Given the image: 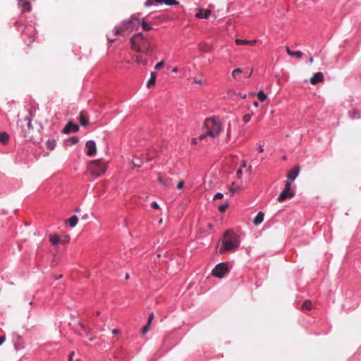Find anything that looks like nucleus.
I'll list each match as a JSON object with an SVG mask.
<instances>
[{"instance_id": "obj_1", "label": "nucleus", "mask_w": 361, "mask_h": 361, "mask_svg": "<svg viewBox=\"0 0 361 361\" xmlns=\"http://www.w3.org/2000/svg\"><path fill=\"white\" fill-rule=\"evenodd\" d=\"M153 37L149 35H144L141 32L135 34L130 39V48L133 51L139 54L135 56V61L137 64L147 66L148 63L147 56H151L155 50L152 44Z\"/></svg>"}, {"instance_id": "obj_2", "label": "nucleus", "mask_w": 361, "mask_h": 361, "mask_svg": "<svg viewBox=\"0 0 361 361\" xmlns=\"http://www.w3.org/2000/svg\"><path fill=\"white\" fill-rule=\"evenodd\" d=\"M240 245V238L234 231L228 230L223 235L221 244L217 245L220 255L235 251Z\"/></svg>"}, {"instance_id": "obj_3", "label": "nucleus", "mask_w": 361, "mask_h": 361, "mask_svg": "<svg viewBox=\"0 0 361 361\" xmlns=\"http://www.w3.org/2000/svg\"><path fill=\"white\" fill-rule=\"evenodd\" d=\"M32 119L30 117H25L23 120H19L18 125L20 126V133L27 141L35 142L34 135L31 133Z\"/></svg>"}, {"instance_id": "obj_4", "label": "nucleus", "mask_w": 361, "mask_h": 361, "mask_svg": "<svg viewBox=\"0 0 361 361\" xmlns=\"http://www.w3.org/2000/svg\"><path fill=\"white\" fill-rule=\"evenodd\" d=\"M140 20L135 16H131L129 20H124L121 27L116 29V35H121L124 32H132L137 30L140 25Z\"/></svg>"}, {"instance_id": "obj_5", "label": "nucleus", "mask_w": 361, "mask_h": 361, "mask_svg": "<svg viewBox=\"0 0 361 361\" xmlns=\"http://www.w3.org/2000/svg\"><path fill=\"white\" fill-rule=\"evenodd\" d=\"M204 126L207 130V134L211 137H216L222 130L221 123L215 118L206 119Z\"/></svg>"}, {"instance_id": "obj_6", "label": "nucleus", "mask_w": 361, "mask_h": 361, "mask_svg": "<svg viewBox=\"0 0 361 361\" xmlns=\"http://www.w3.org/2000/svg\"><path fill=\"white\" fill-rule=\"evenodd\" d=\"M88 171L94 176L99 177L106 170V164L101 159L91 161L87 167Z\"/></svg>"}, {"instance_id": "obj_7", "label": "nucleus", "mask_w": 361, "mask_h": 361, "mask_svg": "<svg viewBox=\"0 0 361 361\" xmlns=\"http://www.w3.org/2000/svg\"><path fill=\"white\" fill-rule=\"evenodd\" d=\"M294 196V192L291 188V183L289 181H286L285 184V188L281 192L278 197V202H283L288 198H292Z\"/></svg>"}, {"instance_id": "obj_8", "label": "nucleus", "mask_w": 361, "mask_h": 361, "mask_svg": "<svg viewBox=\"0 0 361 361\" xmlns=\"http://www.w3.org/2000/svg\"><path fill=\"white\" fill-rule=\"evenodd\" d=\"M228 267L225 263H220L217 264L212 270V274L215 276L222 278L226 272H228Z\"/></svg>"}, {"instance_id": "obj_9", "label": "nucleus", "mask_w": 361, "mask_h": 361, "mask_svg": "<svg viewBox=\"0 0 361 361\" xmlns=\"http://www.w3.org/2000/svg\"><path fill=\"white\" fill-rule=\"evenodd\" d=\"M86 147L87 149V155L92 157L97 152L96 144L93 140H88L86 142Z\"/></svg>"}, {"instance_id": "obj_10", "label": "nucleus", "mask_w": 361, "mask_h": 361, "mask_svg": "<svg viewBox=\"0 0 361 361\" xmlns=\"http://www.w3.org/2000/svg\"><path fill=\"white\" fill-rule=\"evenodd\" d=\"M79 130V126L77 124L69 121L65 128L63 129L62 133L64 134H68L71 132H78Z\"/></svg>"}, {"instance_id": "obj_11", "label": "nucleus", "mask_w": 361, "mask_h": 361, "mask_svg": "<svg viewBox=\"0 0 361 361\" xmlns=\"http://www.w3.org/2000/svg\"><path fill=\"white\" fill-rule=\"evenodd\" d=\"M211 16V11L209 9L197 8V13L195 17L199 19L204 18L208 19Z\"/></svg>"}, {"instance_id": "obj_12", "label": "nucleus", "mask_w": 361, "mask_h": 361, "mask_svg": "<svg viewBox=\"0 0 361 361\" xmlns=\"http://www.w3.org/2000/svg\"><path fill=\"white\" fill-rule=\"evenodd\" d=\"M324 81V75L322 72L316 73L311 78L310 82L312 85H315Z\"/></svg>"}, {"instance_id": "obj_13", "label": "nucleus", "mask_w": 361, "mask_h": 361, "mask_svg": "<svg viewBox=\"0 0 361 361\" xmlns=\"http://www.w3.org/2000/svg\"><path fill=\"white\" fill-rule=\"evenodd\" d=\"M79 121L82 126H87L89 123V116L87 114L82 111L79 114Z\"/></svg>"}, {"instance_id": "obj_14", "label": "nucleus", "mask_w": 361, "mask_h": 361, "mask_svg": "<svg viewBox=\"0 0 361 361\" xmlns=\"http://www.w3.org/2000/svg\"><path fill=\"white\" fill-rule=\"evenodd\" d=\"M300 166H295L287 175V178L290 180H294L300 173Z\"/></svg>"}, {"instance_id": "obj_15", "label": "nucleus", "mask_w": 361, "mask_h": 361, "mask_svg": "<svg viewBox=\"0 0 361 361\" xmlns=\"http://www.w3.org/2000/svg\"><path fill=\"white\" fill-rule=\"evenodd\" d=\"M243 73V70L240 68H237L234 69L231 73L232 77L236 81H242L241 75Z\"/></svg>"}, {"instance_id": "obj_16", "label": "nucleus", "mask_w": 361, "mask_h": 361, "mask_svg": "<svg viewBox=\"0 0 361 361\" xmlns=\"http://www.w3.org/2000/svg\"><path fill=\"white\" fill-rule=\"evenodd\" d=\"M157 155V152L154 150H151L147 152L145 154H142V159H145L146 161H151Z\"/></svg>"}, {"instance_id": "obj_17", "label": "nucleus", "mask_w": 361, "mask_h": 361, "mask_svg": "<svg viewBox=\"0 0 361 361\" xmlns=\"http://www.w3.org/2000/svg\"><path fill=\"white\" fill-rule=\"evenodd\" d=\"M257 42V40H245V39H237L235 40V43L238 45H255Z\"/></svg>"}, {"instance_id": "obj_18", "label": "nucleus", "mask_w": 361, "mask_h": 361, "mask_svg": "<svg viewBox=\"0 0 361 361\" xmlns=\"http://www.w3.org/2000/svg\"><path fill=\"white\" fill-rule=\"evenodd\" d=\"M286 52L290 56H295L297 58H301L303 55V53L300 51H292L288 47H286Z\"/></svg>"}, {"instance_id": "obj_19", "label": "nucleus", "mask_w": 361, "mask_h": 361, "mask_svg": "<svg viewBox=\"0 0 361 361\" xmlns=\"http://www.w3.org/2000/svg\"><path fill=\"white\" fill-rule=\"evenodd\" d=\"M264 213L262 212H259L255 218L254 219L253 223L255 225H259L264 220Z\"/></svg>"}, {"instance_id": "obj_20", "label": "nucleus", "mask_w": 361, "mask_h": 361, "mask_svg": "<svg viewBox=\"0 0 361 361\" xmlns=\"http://www.w3.org/2000/svg\"><path fill=\"white\" fill-rule=\"evenodd\" d=\"M157 4H166L169 6L178 5L179 3L176 0H154Z\"/></svg>"}, {"instance_id": "obj_21", "label": "nucleus", "mask_w": 361, "mask_h": 361, "mask_svg": "<svg viewBox=\"0 0 361 361\" xmlns=\"http://www.w3.org/2000/svg\"><path fill=\"white\" fill-rule=\"evenodd\" d=\"M56 145V142L54 139H49L47 141L46 146H47V148L49 150L54 149Z\"/></svg>"}, {"instance_id": "obj_22", "label": "nucleus", "mask_w": 361, "mask_h": 361, "mask_svg": "<svg viewBox=\"0 0 361 361\" xmlns=\"http://www.w3.org/2000/svg\"><path fill=\"white\" fill-rule=\"evenodd\" d=\"M156 78H157L156 73L154 72H152L150 78L148 80L147 84V85L149 88L151 87L152 86L154 85V84L156 82Z\"/></svg>"}, {"instance_id": "obj_23", "label": "nucleus", "mask_w": 361, "mask_h": 361, "mask_svg": "<svg viewBox=\"0 0 361 361\" xmlns=\"http://www.w3.org/2000/svg\"><path fill=\"white\" fill-rule=\"evenodd\" d=\"M32 8V5L29 1H24L22 4V12H30Z\"/></svg>"}, {"instance_id": "obj_24", "label": "nucleus", "mask_w": 361, "mask_h": 361, "mask_svg": "<svg viewBox=\"0 0 361 361\" xmlns=\"http://www.w3.org/2000/svg\"><path fill=\"white\" fill-rule=\"evenodd\" d=\"M9 135L6 132H1L0 133V142L2 144H6L8 141Z\"/></svg>"}, {"instance_id": "obj_25", "label": "nucleus", "mask_w": 361, "mask_h": 361, "mask_svg": "<svg viewBox=\"0 0 361 361\" xmlns=\"http://www.w3.org/2000/svg\"><path fill=\"white\" fill-rule=\"evenodd\" d=\"M312 307V302L309 300H305L302 305V310H310Z\"/></svg>"}, {"instance_id": "obj_26", "label": "nucleus", "mask_w": 361, "mask_h": 361, "mask_svg": "<svg viewBox=\"0 0 361 361\" xmlns=\"http://www.w3.org/2000/svg\"><path fill=\"white\" fill-rule=\"evenodd\" d=\"M348 114L351 119H357L360 118V114L356 109L349 111Z\"/></svg>"}, {"instance_id": "obj_27", "label": "nucleus", "mask_w": 361, "mask_h": 361, "mask_svg": "<svg viewBox=\"0 0 361 361\" xmlns=\"http://www.w3.org/2000/svg\"><path fill=\"white\" fill-rule=\"evenodd\" d=\"M68 221L70 226L74 227L78 224V216L75 215L72 216L70 219H68Z\"/></svg>"}, {"instance_id": "obj_28", "label": "nucleus", "mask_w": 361, "mask_h": 361, "mask_svg": "<svg viewBox=\"0 0 361 361\" xmlns=\"http://www.w3.org/2000/svg\"><path fill=\"white\" fill-rule=\"evenodd\" d=\"M49 240L50 242L54 244V245H56L58 244L59 243H61V239L59 238V237L56 235H51L49 236Z\"/></svg>"}, {"instance_id": "obj_29", "label": "nucleus", "mask_w": 361, "mask_h": 361, "mask_svg": "<svg viewBox=\"0 0 361 361\" xmlns=\"http://www.w3.org/2000/svg\"><path fill=\"white\" fill-rule=\"evenodd\" d=\"M141 25H142V30L145 31H149V30H153V27L152 26H150L149 25H148L145 21L144 19L142 20Z\"/></svg>"}, {"instance_id": "obj_30", "label": "nucleus", "mask_w": 361, "mask_h": 361, "mask_svg": "<svg viewBox=\"0 0 361 361\" xmlns=\"http://www.w3.org/2000/svg\"><path fill=\"white\" fill-rule=\"evenodd\" d=\"M132 163L135 167H141L142 165V161L140 160V159H137L136 157H134V159L132 161Z\"/></svg>"}, {"instance_id": "obj_31", "label": "nucleus", "mask_w": 361, "mask_h": 361, "mask_svg": "<svg viewBox=\"0 0 361 361\" xmlns=\"http://www.w3.org/2000/svg\"><path fill=\"white\" fill-rule=\"evenodd\" d=\"M158 181L164 186L165 187H169L170 186V183H167L165 179H164V178L160 175L159 174L158 176Z\"/></svg>"}, {"instance_id": "obj_32", "label": "nucleus", "mask_w": 361, "mask_h": 361, "mask_svg": "<svg viewBox=\"0 0 361 361\" xmlns=\"http://www.w3.org/2000/svg\"><path fill=\"white\" fill-rule=\"evenodd\" d=\"M200 49L202 51L204 52H209L212 50L211 46L207 44L200 46Z\"/></svg>"}, {"instance_id": "obj_33", "label": "nucleus", "mask_w": 361, "mask_h": 361, "mask_svg": "<svg viewBox=\"0 0 361 361\" xmlns=\"http://www.w3.org/2000/svg\"><path fill=\"white\" fill-rule=\"evenodd\" d=\"M257 97L261 102H264L267 99V96L265 94V93L263 91H259L257 93Z\"/></svg>"}, {"instance_id": "obj_34", "label": "nucleus", "mask_w": 361, "mask_h": 361, "mask_svg": "<svg viewBox=\"0 0 361 361\" xmlns=\"http://www.w3.org/2000/svg\"><path fill=\"white\" fill-rule=\"evenodd\" d=\"M238 190V188L234 187V183H232V185L229 187V191L233 194L236 192Z\"/></svg>"}, {"instance_id": "obj_35", "label": "nucleus", "mask_w": 361, "mask_h": 361, "mask_svg": "<svg viewBox=\"0 0 361 361\" xmlns=\"http://www.w3.org/2000/svg\"><path fill=\"white\" fill-rule=\"evenodd\" d=\"M228 207V204H225L219 206V210L221 212H224L227 209Z\"/></svg>"}, {"instance_id": "obj_36", "label": "nucleus", "mask_w": 361, "mask_h": 361, "mask_svg": "<svg viewBox=\"0 0 361 361\" xmlns=\"http://www.w3.org/2000/svg\"><path fill=\"white\" fill-rule=\"evenodd\" d=\"M150 325L151 324H148L147 323V324L142 328V334H145L149 331Z\"/></svg>"}, {"instance_id": "obj_37", "label": "nucleus", "mask_w": 361, "mask_h": 361, "mask_svg": "<svg viewBox=\"0 0 361 361\" xmlns=\"http://www.w3.org/2000/svg\"><path fill=\"white\" fill-rule=\"evenodd\" d=\"M251 119V115L250 114H245L244 115V116L243 117V120L245 123H247L250 121Z\"/></svg>"}, {"instance_id": "obj_38", "label": "nucleus", "mask_w": 361, "mask_h": 361, "mask_svg": "<svg viewBox=\"0 0 361 361\" xmlns=\"http://www.w3.org/2000/svg\"><path fill=\"white\" fill-rule=\"evenodd\" d=\"M224 197V194L221 193V192H217L214 197V200H220V199H222Z\"/></svg>"}, {"instance_id": "obj_39", "label": "nucleus", "mask_w": 361, "mask_h": 361, "mask_svg": "<svg viewBox=\"0 0 361 361\" xmlns=\"http://www.w3.org/2000/svg\"><path fill=\"white\" fill-rule=\"evenodd\" d=\"M184 185H185L184 181H183V180H180L178 182V185H177V188H178V190H180V189H182V188L184 187Z\"/></svg>"}, {"instance_id": "obj_40", "label": "nucleus", "mask_w": 361, "mask_h": 361, "mask_svg": "<svg viewBox=\"0 0 361 361\" xmlns=\"http://www.w3.org/2000/svg\"><path fill=\"white\" fill-rule=\"evenodd\" d=\"M164 62L163 61H161L156 64L155 68L160 69L164 66Z\"/></svg>"}, {"instance_id": "obj_41", "label": "nucleus", "mask_w": 361, "mask_h": 361, "mask_svg": "<svg viewBox=\"0 0 361 361\" xmlns=\"http://www.w3.org/2000/svg\"><path fill=\"white\" fill-rule=\"evenodd\" d=\"M74 355H75V353H74V352H71V353H70L69 356H68V360H69V361H74V360H73V357H74ZM75 361H81V360H75Z\"/></svg>"}, {"instance_id": "obj_42", "label": "nucleus", "mask_w": 361, "mask_h": 361, "mask_svg": "<svg viewBox=\"0 0 361 361\" xmlns=\"http://www.w3.org/2000/svg\"><path fill=\"white\" fill-rule=\"evenodd\" d=\"M154 319V313H151L149 317H148V319H147V324H151L152 320Z\"/></svg>"}, {"instance_id": "obj_43", "label": "nucleus", "mask_w": 361, "mask_h": 361, "mask_svg": "<svg viewBox=\"0 0 361 361\" xmlns=\"http://www.w3.org/2000/svg\"><path fill=\"white\" fill-rule=\"evenodd\" d=\"M155 2L154 0H147L145 4V6H150L153 4V3Z\"/></svg>"}, {"instance_id": "obj_44", "label": "nucleus", "mask_w": 361, "mask_h": 361, "mask_svg": "<svg viewBox=\"0 0 361 361\" xmlns=\"http://www.w3.org/2000/svg\"><path fill=\"white\" fill-rule=\"evenodd\" d=\"M207 136H209V135L207 134V133H205L204 134L200 135L197 138L200 140H202L203 139H204Z\"/></svg>"}, {"instance_id": "obj_45", "label": "nucleus", "mask_w": 361, "mask_h": 361, "mask_svg": "<svg viewBox=\"0 0 361 361\" xmlns=\"http://www.w3.org/2000/svg\"><path fill=\"white\" fill-rule=\"evenodd\" d=\"M70 140L73 144H76L78 142V139L76 137H72Z\"/></svg>"}, {"instance_id": "obj_46", "label": "nucleus", "mask_w": 361, "mask_h": 361, "mask_svg": "<svg viewBox=\"0 0 361 361\" xmlns=\"http://www.w3.org/2000/svg\"><path fill=\"white\" fill-rule=\"evenodd\" d=\"M227 94H228V96H233V95H235L236 94V93L233 90H229L228 91Z\"/></svg>"}, {"instance_id": "obj_47", "label": "nucleus", "mask_w": 361, "mask_h": 361, "mask_svg": "<svg viewBox=\"0 0 361 361\" xmlns=\"http://www.w3.org/2000/svg\"><path fill=\"white\" fill-rule=\"evenodd\" d=\"M152 207L154 208V209H159V205L156 202H153L152 203Z\"/></svg>"}, {"instance_id": "obj_48", "label": "nucleus", "mask_w": 361, "mask_h": 361, "mask_svg": "<svg viewBox=\"0 0 361 361\" xmlns=\"http://www.w3.org/2000/svg\"><path fill=\"white\" fill-rule=\"evenodd\" d=\"M252 71H253L252 69H251L250 73H247V75H245V78H250L252 75Z\"/></svg>"}, {"instance_id": "obj_49", "label": "nucleus", "mask_w": 361, "mask_h": 361, "mask_svg": "<svg viewBox=\"0 0 361 361\" xmlns=\"http://www.w3.org/2000/svg\"><path fill=\"white\" fill-rule=\"evenodd\" d=\"M193 81L195 83H197V84H200V85L202 84V81L201 80H199L197 78H195Z\"/></svg>"}, {"instance_id": "obj_50", "label": "nucleus", "mask_w": 361, "mask_h": 361, "mask_svg": "<svg viewBox=\"0 0 361 361\" xmlns=\"http://www.w3.org/2000/svg\"><path fill=\"white\" fill-rule=\"evenodd\" d=\"M243 173V171H242V169L240 168L238 171H237V175L238 176V177L240 178V176L242 175Z\"/></svg>"}, {"instance_id": "obj_51", "label": "nucleus", "mask_w": 361, "mask_h": 361, "mask_svg": "<svg viewBox=\"0 0 361 361\" xmlns=\"http://www.w3.org/2000/svg\"><path fill=\"white\" fill-rule=\"evenodd\" d=\"M69 239H70L69 237H66L65 239L61 240V243H66L69 241Z\"/></svg>"}, {"instance_id": "obj_52", "label": "nucleus", "mask_w": 361, "mask_h": 361, "mask_svg": "<svg viewBox=\"0 0 361 361\" xmlns=\"http://www.w3.org/2000/svg\"><path fill=\"white\" fill-rule=\"evenodd\" d=\"M112 333H113L114 334H119V333H120V330H119V329H114V330L112 331Z\"/></svg>"}, {"instance_id": "obj_53", "label": "nucleus", "mask_w": 361, "mask_h": 361, "mask_svg": "<svg viewBox=\"0 0 361 361\" xmlns=\"http://www.w3.org/2000/svg\"><path fill=\"white\" fill-rule=\"evenodd\" d=\"M258 151H259V152H260V153H261V152H263L264 149H263L262 146H261V145H260V146H259V147H258Z\"/></svg>"}, {"instance_id": "obj_54", "label": "nucleus", "mask_w": 361, "mask_h": 361, "mask_svg": "<svg viewBox=\"0 0 361 361\" xmlns=\"http://www.w3.org/2000/svg\"><path fill=\"white\" fill-rule=\"evenodd\" d=\"M198 138H194L192 141V143L196 145L197 143Z\"/></svg>"}, {"instance_id": "obj_55", "label": "nucleus", "mask_w": 361, "mask_h": 361, "mask_svg": "<svg viewBox=\"0 0 361 361\" xmlns=\"http://www.w3.org/2000/svg\"><path fill=\"white\" fill-rule=\"evenodd\" d=\"M246 166V163L245 161H243L241 164V166L240 168L243 169V168H245Z\"/></svg>"}, {"instance_id": "obj_56", "label": "nucleus", "mask_w": 361, "mask_h": 361, "mask_svg": "<svg viewBox=\"0 0 361 361\" xmlns=\"http://www.w3.org/2000/svg\"><path fill=\"white\" fill-rule=\"evenodd\" d=\"M4 339H5L4 337L0 336V345H1L3 343Z\"/></svg>"}, {"instance_id": "obj_57", "label": "nucleus", "mask_w": 361, "mask_h": 361, "mask_svg": "<svg viewBox=\"0 0 361 361\" xmlns=\"http://www.w3.org/2000/svg\"><path fill=\"white\" fill-rule=\"evenodd\" d=\"M253 105H254V106H255V107H258V106H259V104H258V102H255L253 103Z\"/></svg>"}, {"instance_id": "obj_58", "label": "nucleus", "mask_w": 361, "mask_h": 361, "mask_svg": "<svg viewBox=\"0 0 361 361\" xmlns=\"http://www.w3.org/2000/svg\"><path fill=\"white\" fill-rule=\"evenodd\" d=\"M177 71H178V68L177 67L173 68V73H177Z\"/></svg>"}, {"instance_id": "obj_59", "label": "nucleus", "mask_w": 361, "mask_h": 361, "mask_svg": "<svg viewBox=\"0 0 361 361\" xmlns=\"http://www.w3.org/2000/svg\"><path fill=\"white\" fill-rule=\"evenodd\" d=\"M240 96L243 98V99H245L246 98V94H240Z\"/></svg>"}, {"instance_id": "obj_60", "label": "nucleus", "mask_w": 361, "mask_h": 361, "mask_svg": "<svg viewBox=\"0 0 361 361\" xmlns=\"http://www.w3.org/2000/svg\"><path fill=\"white\" fill-rule=\"evenodd\" d=\"M310 63H312L314 61L313 57H310L309 59Z\"/></svg>"}, {"instance_id": "obj_61", "label": "nucleus", "mask_w": 361, "mask_h": 361, "mask_svg": "<svg viewBox=\"0 0 361 361\" xmlns=\"http://www.w3.org/2000/svg\"><path fill=\"white\" fill-rule=\"evenodd\" d=\"M165 180H166L167 183H171V179L169 180V179H168V178H167V179H165ZM171 185V184H170V185Z\"/></svg>"}, {"instance_id": "obj_62", "label": "nucleus", "mask_w": 361, "mask_h": 361, "mask_svg": "<svg viewBox=\"0 0 361 361\" xmlns=\"http://www.w3.org/2000/svg\"><path fill=\"white\" fill-rule=\"evenodd\" d=\"M126 279H129V274H126Z\"/></svg>"}, {"instance_id": "obj_63", "label": "nucleus", "mask_w": 361, "mask_h": 361, "mask_svg": "<svg viewBox=\"0 0 361 361\" xmlns=\"http://www.w3.org/2000/svg\"><path fill=\"white\" fill-rule=\"evenodd\" d=\"M79 324H80V326L82 329H84V328H85V326H84V325H83L82 324L80 323Z\"/></svg>"}, {"instance_id": "obj_64", "label": "nucleus", "mask_w": 361, "mask_h": 361, "mask_svg": "<svg viewBox=\"0 0 361 361\" xmlns=\"http://www.w3.org/2000/svg\"><path fill=\"white\" fill-rule=\"evenodd\" d=\"M61 277H62V275L58 276V278H56V279H60Z\"/></svg>"}]
</instances>
